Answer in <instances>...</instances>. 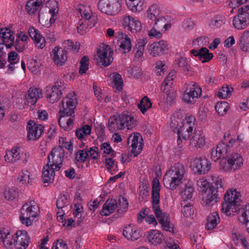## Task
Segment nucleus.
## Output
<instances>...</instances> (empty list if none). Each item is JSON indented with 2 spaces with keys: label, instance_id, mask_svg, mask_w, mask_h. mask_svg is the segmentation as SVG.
I'll list each match as a JSON object with an SVG mask.
<instances>
[{
  "label": "nucleus",
  "instance_id": "f257e3e1",
  "mask_svg": "<svg viewBox=\"0 0 249 249\" xmlns=\"http://www.w3.org/2000/svg\"><path fill=\"white\" fill-rule=\"evenodd\" d=\"M65 152L62 146L54 147L47 157L48 162L44 166L42 178L44 184L52 183L53 181L55 170H59L62 164Z\"/></svg>",
  "mask_w": 249,
  "mask_h": 249
},
{
  "label": "nucleus",
  "instance_id": "f03ea898",
  "mask_svg": "<svg viewBox=\"0 0 249 249\" xmlns=\"http://www.w3.org/2000/svg\"><path fill=\"white\" fill-rule=\"evenodd\" d=\"M160 186L159 181L157 179L153 181L152 186V205L153 211L155 214L162 229L166 231L173 232V227L171 224L169 215L163 212L160 208Z\"/></svg>",
  "mask_w": 249,
  "mask_h": 249
},
{
  "label": "nucleus",
  "instance_id": "7ed1b4c3",
  "mask_svg": "<svg viewBox=\"0 0 249 249\" xmlns=\"http://www.w3.org/2000/svg\"><path fill=\"white\" fill-rule=\"evenodd\" d=\"M77 104L76 98L72 94H69L62 101L58 123L60 126L65 130L72 128L73 119L67 117L71 116L74 113Z\"/></svg>",
  "mask_w": 249,
  "mask_h": 249
},
{
  "label": "nucleus",
  "instance_id": "20e7f679",
  "mask_svg": "<svg viewBox=\"0 0 249 249\" xmlns=\"http://www.w3.org/2000/svg\"><path fill=\"white\" fill-rule=\"evenodd\" d=\"M185 172V168L180 163H177L168 171L164 178L166 187L174 190L176 188L183 178Z\"/></svg>",
  "mask_w": 249,
  "mask_h": 249
},
{
  "label": "nucleus",
  "instance_id": "39448f33",
  "mask_svg": "<svg viewBox=\"0 0 249 249\" xmlns=\"http://www.w3.org/2000/svg\"><path fill=\"white\" fill-rule=\"evenodd\" d=\"M240 193L235 190H228L224 195L225 202L222 204L221 212L227 215L237 212L240 202Z\"/></svg>",
  "mask_w": 249,
  "mask_h": 249
},
{
  "label": "nucleus",
  "instance_id": "423d86ee",
  "mask_svg": "<svg viewBox=\"0 0 249 249\" xmlns=\"http://www.w3.org/2000/svg\"><path fill=\"white\" fill-rule=\"evenodd\" d=\"M243 164V159L241 155L237 153H228L224 158L220 160L221 169L225 172H232L238 169Z\"/></svg>",
  "mask_w": 249,
  "mask_h": 249
},
{
  "label": "nucleus",
  "instance_id": "0eeeda50",
  "mask_svg": "<svg viewBox=\"0 0 249 249\" xmlns=\"http://www.w3.org/2000/svg\"><path fill=\"white\" fill-rule=\"evenodd\" d=\"M39 207L34 201L25 203L20 211L19 220L22 224L30 226L36 217Z\"/></svg>",
  "mask_w": 249,
  "mask_h": 249
},
{
  "label": "nucleus",
  "instance_id": "6e6552de",
  "mask_svg": "<svg viewBox=\"0 0 249 249\" xmlns=\"http://www.w3.org/2000/svg\"><path fill=\"white\" fill-rule=\"evenodd\" d=\"M213 182L211 183L209 189H203L201 190L202 193L205 194L204 196L205 202L207 205H213L218 202L220 198L217 194V189L219 188H223V182L222 178L219 177H212Z\"/></svg>",
  "mask_w": 249,
  "mask_h": 249
},
{
  "label": "nucleus",
  "instance_id": "1a4fd4ad",
  "mask_svg": "<svg viewBox=\"0 0 249 249\" xmlns=\"http://www.w3.org/2000/svg\"><path fill=\"white\" fill-rule=\"evenodd\" d=\"M118 204L117 200L113 198H109L105 202L103 206L101 214L102 215L108 216L111 213H113L117 207L120 208L118 210V213H121L128 208V203L126 199L123 196L119 197L118 201Z\"/></svg>",
  "mask_w": 249,
  "mask_h": 249
},
{
  "label": "nucleus",
  "instance_id": "9d476101",
  "mask_svg": "<svg viewBox=\"0 0 249 249\" xmlns=\"http://www.w3.org/2000/svg\"><path fill=\"white\" fill-rule=\"evenodd\" d=\"M202 90L195 82L186 84L185 90L182 99L186 103L194 104L201 95Z\"/></svg>",
  "mask_w": 249,
  "mask_h": 249
},
{
  "label": "nucleus",
  "instance_id": "9b49d317",
  "mask_svg": "<svg viewBox=\"0 0 249 249\" xmlns=\"http://www.w3.org/2000/svg\"><path fill=\"white\" fill-rule=\"evenodd\" d=\"M99 10L109 15H115L121 10L120 0H100L98 3Z\"/></svg>",
  "mask_w": 249,
  "mask_h": 249
},
{
  "label": "nucleus",
  "instance_id": "f8f14e48",
  "mask_svg": "<svg viewBox=\"0 0 249 249\" xmlns=\"http://www.w3.org/2000/svg\"><path fill=\"white\" fill-rule=\"evenodd\" d=\"M249 24V4L238 9V14L234 17L233 25L237 30H242Z\"/></svg>",
  "mask_w": 249,
  "mask_h": 249
},
{
  "label": "nucleus",
  "instance_id": "ddd939ff",
  "mask_svg": "<svg viewBox=\"0 0 249 249\" xmlns=\"http://www.w3.org/2000/svg\"><path fill=\"white\" fill-rule=\"evenodd\" d=\"M150 24H153V27L152 29L148 32V35L150 37L156 38H160L161 37V31L163 29H164V31H166L170 27V25L168 23L165 18L161 16L154 19Z\"/></svg>",
  "mask_w": 249,
  "mask_h": 249
},
{
  "label": "nucleus",
  "instance_id": "4468645a",
  "mask_svg": "<svg viewBox=\"0 0 249 249\" xmlns=\"http://www.w3.org/2000/svg\"><path fill=\"white\" fill-rule=\"evenodd\" d=\"M64 89V84L60 81L55 82L52 87H47L46 95L47 100L52 104L58 101L61 97Z\"/></svg>",
  "mask_w": 249,
  "mask_h": 249
},
{
  "label": "nucleus",
  "instance_id": "2eb2a0df",
  "mask_svg": "<svg viewBox=\"0 0 249 249\" xmlns=\"http://www.w3.org/2000/svg\"><path fill=\"white\" fill-rule=\"evenodd\" d=\"M142 140V136L137 133L130 135L127 139V143L130 144L131 147L130 151L134 157L137 156L141 152L142 148V144L141 142Z\"/></svg>",
  "mask_w": 249,
  "mask_h": 249
},
{
  "label": "nucleus",
  "instance_id": "dca6fc26",
  "mask_svg": "<svg viewBox=\"0 0 249 249\" xmlns=\"http://www.w3.org/2000/svg\"><path fill=\"white\" fill-rule=\"evenodd\" d=\"M113 51L108 45H104L102 50L99 49L97 54L100 58L99 62L103 66L107 67L109 65L113 60Z\"/></svg>",
  "mask_w": 249,
  "mask_h": 249
},
{
  "label": "nucleus",
  "instance_id": "f3484780",
  "mask_svg": "<svg viewBox=\"0 0 249 249\" xmlns=\"http://www.w3.org/2000/svg\"><path fill=\"white\" fill-rule=\"evenodd\" d=\"M30 238L25 231H18L14 237L13 244L17 249H26L28 246Z\"/></svg>",
  "mask_w": 249,
  "mask_h": 249
},
{
  "label": "nucleus",
  "instance_id": "a211bd4d",
  "mask_svg": "<svg viewBox=\"0 0 249 249\" xmlns=\"http://www.w3.org/2000/svg\"><path fill=\"white\" fill-rule=\"evenodd\" d=\"M195 119L193 117H189L186 119L183 125L180 126L176 132L179 137H182L184 140H187L190 138V135L193 131V125L195 124Z\"/></svg>",
  "mask_w": 249,
  "mask_h": 249
},
{
  "label": "nucleus",
  "instance_id": "6ab92c4d",
  "mask_svg": "<svg viewBox=\"0 0 249 249\" xmlns=\"http://www.w3.org/2000/svg\"><path fill=\"white\" fill-rule=\"evenodd\" d=\"M43 129L42 125L36 124L34 121L30 120L27 126L29 140H36L38 139L43 132Z\"/></svg>",
  "mask_w": 249,
  "mask_h": 249
},
{
  "label": "nucleus",
  "instance_id": "aec40b11",
  "mask_svg": "<svg viewBox=\"0 0 249 249\" xmlns=\"http://www.w3.org/2000/svg\"><path fill=\"white\" fill-rule=\"evenodd\" d=\"M119 50L123 53L129 52L131 49V42L128 36L122 32L116 33Z\"/></svg>",
  "mask_w": 249,
  "mask_h": 249
},
{
  "label": "nucleus",
  "instance_id": "412c9836",
  "mask_svg": "<svg viewBox=\"0 0 249 249\" xmlns=\"http://www.w3.org/2000/svg\"><path fill=\"white\" fill-rule=\"evenodd\" d=\"M211 163L205 158L196 159L194 161V171L195 173L205 174L211 169Z\"/></svg>",
  "mask_w": 249,
  "mask_h": 249
},
{
  "label": "nucleus",
  "instance_id": "4be33fe9",
  "mask_svg": "<svg viewBox=\"0 0 249 249\" xmlns=\"http://www.w3.org/2000/svg\"><path fill=\"white\" fill-rule=\"evenodd\" d=\"M123 235L127 240L132 241H136L142 236L140 231L132 224L124 227Z\"/></svg>",
  "mask_w": 249,
  "mask_h": 249
},
{
  "label": "nucleus",
  "instance_id": "5701e85b",
  "mask_svg": "<svg viewBox=\"0 0 249 249\" xmlns=\"http://www.w3.org/2000/svg\"><path fill=\"white\" fill-rule=\"evenodd\" d=\"M168 49L166 42L163 40L152 43L149 48L150 54L154 57L163 54Z\"/></svg>",
  "mask_w": 249,
  "mask_h": 249
},
{
  "label": "nucleus",
  "instance_id": "b1692460",
  "mask_svg": "<svg viewBox=\"0 0 249 249\" xmlns=\"http://www.w3.org/2000/svg\"><path fill=\"white\" fill-rule=\"evenodd\" d=\"M51 56L54 63L57 66H62L68 59L66 52L58 47H55L53 50Z\"/></svg>",
  "mask_w": 249,
  "mask_h": 249
},
{
  "label": "nucleus",
  "instance_id": "393cba45",
  "mask_svg": "<svg viewBox=\"0 0 249 249\" xmlns=\"http://www.w3.org/2000/svg\"><path fill=\"white\" fill-rule=\"evenodd\" d=\"M42 91L40 89L30 88L25 96L26 104L29 106L35 105L37 100L42 96Z\"/></svg>",
  "mask_w": 249,
  "mask_h": 249
},
{
  "label": "nucleus",
  "instance_id": "a878e982",
  "mask_svg": "<svg viewBox=\"0 0 249 249\" xmlns=\"http://www.w3.org/2000/svg\"><path fill=\"white\" fill-rule=\"evenodd\" d=\"M123 26L127 27L128 30L132 33H137L142 29V24L140 21L130 16L125 17L124 19Z\"/></svg>",
  "mask_w": 249,
  "mask_h": 249
},
{
  "label": "nucleus",
  "instance_id": "bb28decb",
  "mask_svg": "<svg viewBox=\"0 0 249 249\" xmlns=\"http://www.w3.org/2000/svg\"><path fill=\"white\" fill-rule=\"evenodd\" d=\"M190 53L193 55L197 57L202 63L209 62L213 57V54L210 53L206 47H202L199 50L193 49Z\"/></svg>",
  "mask_w": 249,
  "mask_h": 249
},
{
  "label": "nucleus",
  "instance_id": "cd10ccee",
  "mask_svg": "<svg viewBox=\"0 0 249 249\" xmlns=\"http://www.w3.org/2000/svg\"><path fill=\"white\" fill-rule=\"evenodd\" d=\"M28 34L37 48L43 49L45 46V38L39 33L38 30L32 26L30 27L28 30Z\"/></svg>",
  "mask_w": 249,
  "mask_h": 249
},
{
  "label": "nucleus",
  "instance_id": "c85d7f7f",
  "mask_svg": "<svg viewBox=\"0 0 249 249\" xmlns=\"http://www.w3.org/2000/svg\"><path fill=\"white\" fill-rule=\"evenodd\" d=\"M119 116L121 124L124 128L132 129L136 125V121L128 112L124 111Z\"/></svg>",
  "mask_w": 249,
  "mask_h": 249
},
{
  "label": "nucleus",
  "instance_id": "c756f323",
  "mask_svg": "<svg viewBox=\"0 0 249 249\" xmlns=\"http://www.w3.org/2000/svg\"><path fill=\"white\" fill-rule=\"evenodd\" d=\"M229 145H226L223 142L219 143L215 149H213L211 152V159L214 161H216L219 159H221V157L224 158L225 155L227 154V147Z\"/></svg>",
  "mask_w": 249,
  "mask_h": 249
},
{
  "label": "nucleus",
  "instance_id": "7c9ffc66",
  "mask_svg": "<svg viewBox=\"0 0 249 249\" xmlns=\"http://www.w3.org/2000/svg\"><path fill=\"white\" fill-rule=\"evenodd\" d=\"M190 144L200 148L205 144V136L201 130H195L190 139Z\"/></svg>",
  "mask_w": 249,
  "mask_h": 249
},
{
  "label": "nucleus",
  "instance_id": "2f4dec72",
  "mask_svg": "<svg viewBox=\"0 0 249 249\" xmlns=\"http://www.w3.org/2000/svg\"><path fill=\"white\" fill-rule=\"evenodd\" d=\"M44 0H29L27 2L25 9L30 14H35L38 10H40L43 6Z\"/></svg>",
  "mask_w": 249,
  "mask_h": 249
},
{
  "label": "nucleus",
  "instance_id": "473e14b6",
  "mask_svg": "<svg viewBox=\"0 0 249 249\" xmlns=\"http://www.w3.org/2000/svg\"><path fill=\"white\" fill-rule=\"evenodd\" d=\"M147 43V39L146 38L137 39L133 48V53L136 57L139 58L143 55L144 47Z\"/></svg>",
  "mask_w": 249,
  "mask_h": 249
},
{
  "label": "nucleus",
  "instance_id": "72a5a7b5",
  "mask_svg": "<svg viewBox=\"0 0 249 249\" xmlns=\"http://www.w3.org/2000/svg\"><path fill=\"white\" fill-rule=\"evenodd\" d=\"M108 127L109 130L111 132H114L116 129L123 130L124 126H122L120 121L119 116L118 117L113 116L110 117L108 121Z\"/></svg>",
  "mask_w": 249,
  "mask_h": 249
},
{
  "label": "nucleus",
  "instance_id": "f704fd0d",
  "mask_svg": "<svg viewBox=\"0 0 249 249\" xmlns=\"http://www.w3.org/2000/svg\"><path fill=\"white\" fill-rule=\"evenodd\" d=\"M220 222V217L217 212L211 213L207 218V223L206 228L208 230H211L214 228L218 223Z\"/></svg>",
  "mask_w": 249,
  "mask_h": 249
},
{
  "label": "nucleus",
  "instance_id": "c9c22d12",
  "mask_svg": "<svg viewBox=\"0 0 249 249\" xmlns=\"http://www.w3.org/2000/svg\"><path fill=\"white\" fill-rule=\"evenodd\" d=\"M183 120L179 117L178 113H175L171 119L170 127L173 131L177 132L180 126L183 125Z\"/></svg>",
  "mask_w": 249,
  "mask_h": 249
},
{
  "label": "nucleus",
  "instance_id": "e433bc0d",
  "mask_svg": "<svg viewBox=\"0 0 249 249\" xmlns=\"http://www.w3.org/2000/svg\"><path fill=\"white\" fill-rule=\"evenodd\" d=\"M163 235L157 230H152L149 232L147 238L153 245H157L161 242Z\"/></svg>",
  "mask_w": 249,
  "mask_h": 249
},
{
  "label": "nucleus",
  "instance_id": "4c0bfd02",
  "mask_svg": "<svg viewBox=\"0 0 249 249\" xmlns=\"http://www.w3.org/2000/svg\"><path fill=\"white\" fill-rule=\"evenodd\" d=\"M237 210L241 214L238 217L239 221L246 227V224L249 223V205H246L244 208L241 209L238 207Z\"/></svg>",
  "mask_w": 249,
  "mask_h": 249
},
{
  "label": "nucleus",
  "instance_id": "58836bf2",
  "mask_svg": "<svg viewBox=\"0 0 249 249\" xmlns=\"http://www.w3.org/2000/svg\"><path fill=\"white\" fill-rule=\"evenodd\" d=\"M181 205L183 208L182 213L184 216L188 217L194 214L195 209L193 205L190 202L182 200L181 202Z\"/></svg>",
  "mask_w": 249,
  "mask_h": 249
},
{
  "label": "nucleus",
  "instance_id": "ea45409f",
  "mask_svg": "<svg viewBox=\"0 0 249 249\" xmlns=\"http://www.w3.org/2000/svg\"><path fill=\"white\" fill-rule=\"evenodd\" d=\"M239 46L242 51H249V31L244 32L241 36Z\"/></svg>",
  "mask_w": 249,
  "mask_h": 249
},
{
  "label": "nucleus",
  "instance_id": "a19ab883",
  "mask_svg": "<svg viewBox=\"0 0 249 249\" xmlns=\"http://www.w3.org/2000/svg\"><path fill=\"white\" fill-rule=\"evenodd\" d=\"M128 7L132 11L140 12L143 9L144 4L142 0H128L126 1Z\"/></svg>",
  "mask_w": 249,
  "mask_h": 249
},
{
  "label": "nucleus",
  "instance_id": "79ce46f5",
  "mask_svg": "<svg viewBox=\"0 0 249 249\" xmlns=\"http://www.w3.org/2000/svg\"><path fill=\"white\" fill-rule=\"evenodd\" d=\"M31 174L28 170H22L20 177L16 179L17 184L21 186L24 184H29L32 182Z\"/></svg>",
  "mask_w": 249,
  "mask_h": 249
},
{
  "label": "nucleus",
  "instance_id": "37998d69",
  "mask_svg": "<svg viewBox=\"0 0 249 249\" xmlns=\"http://www.w3.org/2000/svg\"><path fill=\"white\" fill-rule=\"evenodd\" d=\"M0 35L4 37L6 41H8L6 47L11 48L14 42V37L11 34V30L8 28L1 29L0 31Z\"/></svg>",
  "mask_w": 249,
  "mask_h": 249
},
{
  "label": "nucleus",
  "instance_id": "c03bdc74",
  "mask_svg": "<svg viewBox=\"0 0 249 249\" xmlns=\"http://www.w3.org/2000/svg\"><path fill=\"white\" fill-rule=\"evenodd\" d=\"M4 158L5 160L8 162H15L18 161L20 158L18 149L13 148L11 151L7 152Z\"/></svg>",
  "mask_w": 249,
  "mask_h": 249
},
{
  "label": "nucleus",
  "instance_id": "a18cd8bd",
  "mask_svg": "<svg viewBox=\"0 0 249 249\" xmlns=\"http://www.w3.org/2000/svg\"><path fill=\"white\" fill-rule=\"evenodd\" d=\"M91 128L89 125H84L82 128H78L75 131L76 137L81 140L84 139L85 136L90 134Z\"/></svg>",
  "mask_w": 249,
  "mask_h": 249
},
{
  "label": "nucleus",
  "instance_id": "49530a36",
  "mask_svg": "<svg viewBox=\"0 0 249 249\" xmlns=\"http://www.w3.org/2000/svg\"><path fill=\"white\" fill-rule=\"evenodd\" d=\"M56 207L59 210L65 212L64 208L69 205L68 197L65 195H60L56 201Z\"/></svg>",
  "mask_w": 249,
  "mask_h": 249
},
{
  "label": "nucleus",
  "instance_id": "de8ad7c7",
  "mask_svg": "<svg viewBox=\"0 0 249 249\" xmlns=\"http://www.w3.org/2000/svg\"><path fill=\"white\" fill-rule=\"evenodd\" d=\"M18 196V192L17 188H7L3 192V196L7 200H13Z\"/></svg>",
  "mask_w": 249,
  "mask_h": 249
},
{
  "label": "nucleus",
  "instance_id": "09e8293b",
  "mask_svg": "<svg viewBox=\"0 0 249 249\" xmlns=\"http://www.w3.org/2000/svg\"><path fill=\"white\" fill-rule=\"evenodd\" d=\"M64 49H62L63 51L66 52L67 54V52L70 51H72L74 53H77L80 49V43L76 42L74 44L72 42L68 40L65 41L64 43Z\"/></svg>",
  "mask_w": 249,
  "mask_h": 249
},
{
  "label": "nucleus",
  "instance_id": "8fccbe9b",
  "mask_svg": "<svg viewBox=\"0 0 249 249\" xmlns=\"http://www.w3.org/2000/svg\"><path fill=\"white\" fill-rule=\"evenodd\" d=\"M160 9L156 5H152L147 11V18L153 21V19L160 16Z\"/></svg>",
  "mask_w": 249,
  "mask_h": 249
},
{
  "label": "nucleus",
  "instance_id": "3c124183",
  "mask_svg": "<svg viewBox=\"0 0 249 249\" xmlns=\"http://www.w3.org/2000/svg\"><path fill=\"white\" fill-rule=\"evenodd\" d=\"M225 23V18L221 16H217L211 19L209 26L213 29L221 27Z\"/></svg>",
  "mask_w": 249,
  "mask_h": 249
},
{
  "label": "nucleus",
  "instance_id": "603ef678",
  "mask_svg": "<svg viewBox=\"0 0 249 249\" xmlns=\"http://www.w3.org/2000/svg\"><path fill=\"white\" fill-rule=\"evenodd\" d=\"M152 106V103L147 96L143 97L138 104V107L141 111L144 114L148 108Z\"/></svg>",
  "mask_w": 249,
  "mask_h": 249
},
{
  "label": "nucleus",
  "instance_id": "864d4df0",
  "mask_svg": "<svg viewBox=\"0 0 249 249\" xmlns=\"http://www.w3.org/2000/svg\"><path fill=\"white\" fill-rule=\"evenodd\" d=\"M215 109L219 115L223 116L229 109V104L226 101L218 102L215 106Z\"/></svg>",
  "mask_w": 249,
  "mask_h": 249
},
{
  "label": "nucleus",
  "instance_id": "5fc2aeb1",
  "mask_svg": "<svg viewBox=\"0 0 249 249\" xmlns=\"http://www.w3.org/2000/svg\"><path fill=\"white\" fill-rule=\"evenodd\" d=\"M194 191V188L190 184H186L184 191L181 192L183 200L188 201V200H191L193 196Z\"/></svg>",
  "mask_w": 249,
  "mask_h": 249
},
{
  "label": "nucleus",
  "instance_id": "6e6d98bb",
  "mask_svg": "<svg viewBox=\"0 0 249 249\" xmlns=\"http://www.w3.org/2000/svg\"><path fill=\"white\" fill-rule=\"evenodd\" d=\"M0 239L2 240L4 246L7 248H11L13 244L14 237L11 236L9 232L4 233V235L2 232H0Z\"/></svg>",
  "mask_w": 249,
  "mask_h": 249
},
{
  "label": "nucleus",
  "instance_id": "4d7b16f0",
  "mask_svg": "<svg viewBox=\"0 0 249 249\" xmlns=\"http://www.w3.org/2000/svg\"><path fill=\"white\" fill-rule=\"evenodd\" d=\"M95 22H93V23H89V21L87 20H80L78 22V24L77 26V30L79 33H80L82 35L84 33V31L87 29V28H91L94 27V23Z\"/></svg>",
  "mask_w": 249,
  "mask_h": 249
},
{
  "label": "nucleus",
  "instance_id": "13d9d810",
  "mask_svg": "<svg viewBox=\"0 0 249 249\" xmlns=\"http://www.w3.org/2000/svg\"><path fill=\"white\" fill-rule=\"evenodd\" d=\"M232 90L233 89L229 87L228 86L222 87L217 93V95L221 98H228V97L231 96Z\"/></svg>",
  "mask_w": 249,
  "mask_h": 249
},
{
  "label": "nucleus",
  "instance_id": "bf43d9fd",
  "mask_svg": "<svg viewBox=\"0 0 249 249\" xmlns=\"http://www.w3.org/2000/svg\"><path fill=\"white\" fill-rule=\"evenodd\" d=\"M89 58L87 56H84L80 61L79 73L81 74L85 73L89 68Z\"/></svg>",
  "mask_w": 249,
  "mask_h": 249
},
{
  "label": "nucleus",
  "instance_id": "052dcab7",
  "mask_svg": "<svg viewBox=\"0 0 249 249\" xmlns=\"http://www.w3.org/2000/svg\"><path fill=\"white\" fill-rule=\"evenodd\" d=\"M114 82L113 87L118 91H121L123 89V80L121 75L118 73H114L113 75Z\"/></svg>",
  "mask_w": 249,
  "mask_h": 249
},
{
  "label": "nucleus",
  "instance_id": "680f3d73",
  "mask_svg": "<svg viewBox=\"0 0 249 249\" xmlns=\"http://www.w3.org/2000/svg\"><path fill=\"white\" fill-rule=\"evenodd\" d=\"M89 154L87 151L84 150H79L75 153V158L76 161L83 162L87 159Z\"/></svg>",
  "mask_w": 249,
  "mask_h": 249
},
{
  "label": "nucleus",
  "instance_id": "e2e57ef3",
  "mask_svg": "<svg viewBox=\"0 0 249 249\" xmlns=\"http://www.w3.org/2000/svg\"><path fill=\"white\" fill-rule=\"evenodd\" d=\"M166 67L164 62L160 60L158 61L154 68L155 72L158 75H162L164 74V70Z\"/></svg>",
  "mask_w": 249,
  "mask_h": 249
},
{
  "label": "nucleus",
  "instance_id": "0e129e2a",
  "mask_svg": "<svg viewBox=\"0 0 249 249\" xmlns=\"http://www.w3.org/2000/svg\"><path fill=\"white\" fill-rule=\"evenodd\" d=\"M79 11L82 17L84 18L86 20L89 19V20H92L93 21L96 19V17L94 15H91L90 11L86 9L85 7H83V9L80 8Z\"/></svg>",
  "mask_w": 249,
  "mask_h": 249
},
{
  "label": "nucleus",
  "instance_id": "69168bd1",
  "mask_svg": "<svg viewBox=\"0 0 249 249\" xmlns=\"http://www.w3.org/2000/svg\"><path fill=\"white\" fill-rule=\"evenodd\" d=\"M176 64L179 67L181 68L184 71H189L190 66L188 64L186 58L180 57L176 60Z\"/></svg>",
  "mask_w": 249,
  "mask_h": 249
},
{
  "label": "nucleus",
  "instance_id": "338daca9",
  "mask_svg": "<svg viewBox=\"0 0 249 249\" xmlns=\"http://www.w3.org/2000/svg\"><path fill=\"white\" fill-rule=\"evenodd\" d=\"M101 149L104 150V152L106 154H110L112 157L115 156V152L110 147V144L108 142H104L101 145Z\"/></svg>",
  "mask_w": 249,
  "mask_h": 249
},
{
  "label": "nucleus",
  "instance_id": "774afa93",
  "mask_svg": "<svg viewBox=\"0 0 249 249\" xmlns=\"http://www.w3.org/2000/svg\"><path fill=\"white\" fill-rule=\"evenodd\" d=\"M52 249H67V246L62 240H57L53 243Z\"/></svg>",
  "mask_w": 249,
  "mask_h": 249
}]
</instances>
